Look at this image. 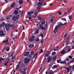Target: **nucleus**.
I'll use <instances>...</instances> for the list:
<instances>
[{"mask_svg":"<svg viewBox=\"0 0 74 74\" xmlns=\"http://www.w3.org/2000/svg\"><path fill=\"white\" fill-rule=\"evenodd\" d=\"M38 19L39 21L40 20V22H41L42 25H44L45 24V20L43 19H41V17L38 16Z\"/></svg>","mask_w":74,"mask_h":74,"instance_id":"1","label":"nucleus"},{"mask_svg":"<svg viewBox=\"0 0 74 74\" xmlns=\"http://www.w3.org/2000/svg\"><path fill=\"white\" fill-rule=\"evenodd\" d=\"M11 26V24H7L5 25V27L6 29V31H8L10 29V27Z\"/></svg>","mask_w":74,"mask_h":74,"instance_id":"2","label":"nucleus"},{"mask_svg":"<svg viewBox=\"0 0 74 74\" xmlns=\"http://www.w3.org/2000/svg\"><path fill=\"white\" fill-rule=\"evenodd\" d=\"M30 59L27 58H24V63L25 64H27L29 61H30Z\"/></svg>","mask_w":74,"mask_h":74,"instance_id":"3","label":"nucleus"},{"mask_svg":"<svg viewBox=\"0 0 74 74\" xmlns=\"http://www.w3.org/2000/svg\"><path fill=\"white\" fill-rule=\"evenodd\" d=\"M67 24V23H65L64 24L62 23H58V28H60V27H61V26L62 25H66Z\"/></svg>","mask_w":74,"mask_h":74,"instance_id":"4","label":"nucleus"},{"mask_svg":"<svg viewBox=\"0 0 74 74\" xmlns=\"http://www.w3.org/2000/svg\"><path fill=\"white\" fill-rule=\"evenodd\" d=\"M39 2L38 3V7H40L42 5V3H43V0H39Z\"/></svg>","mask_w":74,"mask_h":74,"instance_id":"5","label":"nucleus"},{"mask_svg":"<svg viewBox=\"0 0 74 74\" xmlns=\"http://www.w3.org/2000/svg\"><path fill=\"white\" fill-rule=\"evenodd\" d=\"M39 27L42 30H46V28L43 27V25L41 24L39 25Z\"/></svg>","mask_w":74,"mask_h":74,"instance_id":"6","label":"nucleus"},{"mask_svg":"<svg viewBox=\"0 0 74 74\" xmlns=\"http://www.w3.org/2000/svg\"><path fill=\"white\" fill-rule=\"evenodd\" d=\"M67 50V49L65 47V50H63L61 53V55H64V54H66V51Z\"/></svg>","mask_w":74,"mask_h":74,"instance_id":"7","label":"nucleus"},{"mask_svg":"<svg viewBox=\"0 0 74 74\" xmlns=\"http://www.w3.org/2000/svg\"><path fill=\"white\" fill-rule=\"evenodd\" d=\"M52 57L51 56H49L47 58V63H49L51 62V60H52Z\"/></svg>","mask_w":74,"mask_h":74,"instance_id":"8","label":"nucleus"},{"mask_svg":"<svg viewBox=\"0 0 74 74\" xmlns=\"http://www.w3.org/2000/svg\"><path fill=\"white\" fill-rule=\"evenodd\" d=\"M6 35V34L4 33V32L2 31L0 32V36H5Z\"/></svg>","mask_w":74,"mask_h":74,"instance_id":"9","label":"nucleus"},{"mask_svg":"<svg viewBox=\"0 0 74 74\" xmlns=\"http://www.w3.org/2000/svg\"><path fill=\"white\" fill-rule=\"evenodd\" d=\"M19 71L21 73L23 74H26V72L25 71H23L22 69H20L19 70Z\"/></svg>","mask_w":74,"mask_h":74,"instance_id":"10","label":"nucleus"},{"mask_svg":"<svg viewBox=\"0 0 74 74\" xmlns=\"http://www.w3.org/2000/svg\"><path fill=\"white\" fill-rule=\"evenodd\" d=\"M29 40L30 42H32V41H33L34 40V36H32L30 38Z\"/></svg>","mask_w":74,"mask_h":74,"instance_id":"11","label":"nucleus"},{"mask_svg":"<svg viewBox=\"0 0 74 74\" xmlns=\"http://www.w3.org/2000/svg\"><path fill=\"white\" fill-rule=\"evenodd\" d=\"M49 53V51H47L45 55V57H48Z\"/></svg>","mask_w":74,"mask_h":74,"instance_id":"12","label":"nucleus"},{"mask_svg":"<svg viewBox=\"0 0 74 74\" xmlns=\"http://www.w3.org/2000/svg\"><path fill=\"white\" fill-rule=\"evenodd\" d=\"M53 19H54V16L53 17L51 18V19L49 20V23H52L53 21Z\"/></svg>","mask_w":74,"mask_h":74,"instance_id":"13","label":"nucleus"},{"mask_svg":"<svg viewBox=\"0 0 74 74\" xmlns=\"http://www.w3.org/2000/svg\"><path fill=\"white\" fill-rule=\"evenodd\" d=\"M34 55V51H32L31 52V54L29 55V56L31 58L32 56V55Z\"/></svg>","mask_w":74,"mask_h":74,"instance_id":"14","label":"nucleus"},{"mask_svg":"<svg viewBox=\"0 0 74 74\" xmlns=\"http://www.w3.org/2000/svg\"><path fill=\"white\" fill-rule=\"evenodd\" d=\"M3 60H5V58H0V63H1L3 62Z\"/></svg>","mask_w":74,"mask_h":74,"instance_id":"15","label":"nucleus"},{"mask_svg":"<svg viewBox=\"0 0 74 74\" xmlns=\"http://www.w3.org/2000/svg\"><path fill=\"white\" fill-rule=\"evenodd\" d=\"M34 14V12H28V15H32V14Z\"/></svg>","mask_w":74,"mask_h":74,"instance_id":"16","label":"nucleus"},{"mask_svg":"<svg viewBox=\"0 0 74 74\" xmlns=\"http://www.w3.org/2000/svg\"><path fill=\"white\" fill-rule=\"evenodd\" d=\"M29 54V52H26L25 53L24 56H28Z\"/></svg>","mask_w":74,"mask_h":74,"instance_id":"17","label":"nucleus"},{"mask_svg":"<svg viewBox=\"0 0 74 74\" xmlns=\"http://www.w3.org/2000/svg\"><path fill=\"white\" fill-rule=\"evenodd\" d=\"M18 13L19 12H18V11L17 10H15L14 12V14L15 15H17V14H18Z\"/></svg>","mask_w":74,"mask_h":74,"instance_id":"18","label":"nucleus"},{"mask_svg":"<svg viewBox=\"0 0 74 74\" xmlns=\"http://www.w3.org/2000/svg\"><path fill=\"white\" fill-rule=\"evenodd\" d=\"M5 48L6 51H9L10 50V47H6Z\"/></svg>","mask_w":74,"mask_h":74,"instance_id":"19","label":"nucleus"},{"mask_svg":"<svg viewBox=\"0 0 74 74\" xmlns=\"http://www.w3.org/2000/svg\"><path fill=\"white\" fill-rule=\"evenodd\" d=\"M58 48H59V47H56L53 50L54 51H57V50H58Z\"/></svg>","mask_w":74,"mask_h":74,"instance_id":"20","label":"nucleus"},{"mask_svg":"<svg viewBox=\"0 0 74 74\" xmlns=\"http://www.w3.org/2000/svg\"><path fill=\"white\" fill-rule=\"evenodd\" d=\"M10 16L12 18V15H9L8 16H7L6 17L7 19L8 20V19H10Z\"/></svg>","mask_w":74,"mask_h":74,"instance_id":"21","label":"nucleus"},{"mask_svg":"<svg viewBox=\"0 0 74 74\" xmlns=\"http://www.w3.org/2000/svg\"><path fill=\"white\" fill-rule=\"evenodd\" d=\"M20 17V14H18V15H16L15 16L16 18L17 19H18L19 18V17Z\"/></svg>","mask_w":74,"mask_h":74,"instance_id":"22","label":"nucleus"},{"mask_svg":"<svg viewBox=\"0 0 74 74\" xmlns=\"http://www.w3.org/2000/svg\"><path fill=\"white\" fill-rule=\"evenodd\" d=\"M8 42V39H7L3 41V42L4 43H7V42Z\"/></svg>","mask_w":74,"mask_h":74,"instance_id":"23","label":"nucleus"},{"mask_svg":"<svg viewBox=\"0 0 74 74\" xmlns=\"http://www.w3.org/2000/svg\"><path fill=\"white\" fill-rule=\"evenodd\" d=\"M12 19L14 21H15L16 20V18L14 16H13Z\"/></svg>","mask_w":74,"mask_h":74,"instance_id":"24","label":"nucleus"},{"mask_svg":"<svg viewBox=\"0 0 74 74\" xmlns=\"http://www.w3.org/2000/svg\"><path fill=\"white\" fill-rule=\"evenodd\" d=\"M29 47L30 48H33L34 47V45L33 44L30 45H29Z\"/></svg>","mask_w":74,"mask_h":74,"instance_id":"25","label":"nucleus"},{"mask_svg":"<svg viewBox=\"0 0 74 74\" xmlns=\"http://www.w3.org/2000/svg\"><path fill=\"white\" fill-rule=\"evenodd\" d=\"M57 67H58V66L55 65L52 67V69H55V68H57Z\"/></svg>","mask_w":74,"mask_h":74,"instance_id":"26","label":"nucleus"},{"mask_svg":"<svg viewBox=\"0 0 74 74\" xmlns=\"http://www.w3.org/2000/svg\"><path fill=\"white\" fill-rule=\"evenodd\" d=\"M19 4L21 5V4H22V3H23V1L22 0H20L19 1Z\"/></svg>","mask_w":74,"mask_h":74,"instance_id":"27","label":"nucleus"},{"mask_svg":"<svg viewBox=\"0 0 74 74\" xmlns=\"http://www.w3.org/2000/svg\"><path fill=\"white\" fill-rule=\"evenodd\" d=\"M56 55V52H55V51H53L51 53L52 56H54V55Z\"/></svg>","mask_w":74,"mask_h":74,"instance_id":"28","label":"nucleus"},{"mask_svg":"<svg viewBox=\"0 0 74 74\" xmlns=\"http://www.w3.org/2000/svg\"><path fill=\"white\" fill-rule=\"evenodd\" d=\"M35 41H36V42H38V41H40V39H39L38 38H36L35 39Z\"/></svg>","mask_w":74,"mask_h":74,"instance_id":"29","label":"nucleus"},{"mask_svg":"<svg viewBox=\"0 0 74 74\" xmlns=\"http://www.w3.org/2000/svg\"><path fill=\"white\" fill-rule=\"evenodd\" d=\"M10 62V58H8L7 59V60L6 61V62L8 63V62Z\"/></svg>","mask_w":74,"mask_h":74,"instance_id":"30","label":"nucleus"},{"mask_svg":"<svg viewBox=\"0 0 74 74\" xmlns=\"http://www.w3.org/2000/svg\"><path fill=\"white\" fill-rule=\"evenodd\" d=\"M56 59V56H54L53 58H52V60H55Z\"/></svg>","mask_w":74,"mask_h":74,"instance_id":"31","label":"nucleus"},{"mask_svg":"<svg viewBox=\"0 0 74 74\" xmlns=\"http://www.w3.org/2000/svg\"><path fill=\"white\" fill-rule=\"evenodd\" d=\"M58 63H62V60H57Z\"/></svg>","mask_w":74,"mask_h":74,"instance_id":"32","label":"nucleus"},{"mask_svg":"<svg viewBox=\"0 0 74 74\" xmlns=\"http://www.w3.org/2000/svg\"><path fill=\"white\" fill-rule=\"evenodd\" d=\"M44 42V39H42L41 41V42L42 44H43Z\"/></svg>","mask_w":74,"mask_h":74,"instance_id":"33","label":"nucleus"},{"mask_svg":"<svg viewBox=\"0 0 74 74\" xmlns=\"http://www.w3.org/2000/svg\"><path fill=\"white\" fill-rule=\"evenodd\" d=\"M61 63L62 64H66V61H61Z\"/></svg>","mask_w":74,"mask_h":74,"instance_id":"34","label":"nucleus"},{"mask_svg":"<svg viewBox=\"0 0 74 74\" xmlns=\"http://www.w3.org/2000/svg\"><path fill=\"white\" fill-rule=\"evenodd\" d=\"M10 26L12 28H14V25L13 24L11 25L10 24Z\"/></svg>","mask_w":74,"mask_h":74,"instance_id":"35","label":"nucleus"},{"mask_svg":"<svg viewBox=\"0 0 74 74\" xmlns=\"http://www.w3.org/2000/svg\"><path fill=\"white\" fill-rule=\"evenodd\" d=\"M15 3H12V5H11V7H14V6H15Z\"/></svg>","mask_w":74,"mask_h":74,"instance_id":"36","label":"nucleus"},{"mask_svg":"<svg viewBox=\"0 0 74 74\" xmlns=\"http://www.w3.org/2000/svg\"><path fill=\"white\" fill-rule=\"evenodd\" d=\"M52 73H53V71L50 70L49 72V74H52Z\"/></svg>","mask_w":74,"mask_h":74,"instance_id":"37","label":"nucleus"},{"mask_svg":"<svg viewBox=\"0 0 74 74\" xmlns=\"http://www.w3.org/2000/svg\"><path fill=\"white\" fill-rule=\"evenodd\" d=\"M72 8H71L68 9L67 10H68V12H69V11L70 10H71Z\"/></svg>","mask_w":74,"mask_h":74,"instance_id":"38","label":"nucleus"},{"mask_svg":"<svg viewBox=\"0 0 74 74\" xmlns=\"http://www.w3.org/2000/svg\"><path fill=\"white\" fill-rule=\"evenodd\" d=\"M8 62H5L4 64V65L5 66H7L8 64Z\"/></svg>","mask_w":74,"mask_h":74,"instance_id":"39","label":"nucleus"},{"mask_svg":"<svg viewBox=\"0 0 74 74\" xmlns=\"http://www.w3.org/2000/svg\"><path fill=\"white\" fill-rule=\"evenodd\" d=\"M34 14L36 16H37L38 15V12L37 11L35 12L34 13Z\"/></svg>","mask_w":74,"mask_h":74,"instance_id":"40","label":"nucleus"},{"mask_svg":"<svg viewBox=\"0 0 74 74\" xmlns=\"http://www.w3.org/2000/svg\"><path fill=\"white\" fill-rule=\"evenodd\" d=\"M42 52H43V50H42V49H41L39 53V54H40V53H42Z\"/></svg>","mask_w":74,"mask_h":74,"instance_id":"41","label":"nucleus"},{"mask_svg":"<svg viewBox=\"0 0 74 74\" xmlns=\"http://www.w3.org/2000/svg\"><path fill=\"white\" fill-rule=\"evenodd\" d=\"M62 21H66V19L65 18H63L61 19Z\"/></svg>","mask_w":74,"mask_h":74,"instance_id":"42","label":"nucleus"},{"mask_svg":"<svg viewBox=\"0 0 74 74\" xmlns=\"http://www.w3.org/2000/svg\"><path fill=\"white\" fill-rule=\"evenodd\" d=\"M23 11H20L19 12V13H20L21 15H22V13H23Z\"/></svg>","mask_w":74,"mask_h":74,"instance_id":"43","label":"nucleus"},{"mask_svg":"<svg viewBox=\"0 0 74 74\" xmlns=\"http://www.w3.org/2000/svg\"><path fill=\"white\" fill-rule=\"evenodd\" d=\"M35 34H37V33H38V30L37 29V30L35 32Z\"/></svg>","mask_w":74,"mask_h":74,"instance_id":"44","label":"nucleus"},{"mask_svg":"<svg viewBox=\"0 0 74 74\" xmlns=\"http://www.w3.org/2000/svg\"><path fill=\"white\" fill-rule=\"evenodd\" d=\"M2 25L3 26H5V25L6 24H5L4 23H3L2 24Z\"/></svg>","mask_w":74,"mask_h":74,"instance_id":"45","label":"nucleus"},{"mask_svg":"<svg viewBox=\"0 0 74 74\" xmlns=\"http://www.w3.org/2000/svg\"><path fill=\"white\" fill-rule=\"evenodd\" d=\"M34 7H37V4L36 3H34V5H33Z\"/></svg>","mask_w":74,"mask_h":74,"instance_id":"46","label":"nucleus"},{"mask_svg":"<svg viewBox=\"0 0 74 74\" xmlns=\"http://www.w3.org/2000/svg\"><path fill=\"white\" fill-rule=\"evenodd\" d=\"M54 33H56V32H57V30L55 29L54 30Z\"/></svg>","mask_w":74,"mask_h":74,"instance_id":"47","label":"nucleus"},{"mask_svg":"<svg viewBox=\"0 0 74 74\" xmlns=\"http://www.w3.org/2000/svg\"><path fill=\"white\" fill-rule=\"evenodd\" d=\"M34 58H37V54H35L34 56Z\"/></svg>","mask_w":74,"mask_h":74,"instance_id":"48","label":"nucleus"},{"mask_svg":"<svg viewBox=\"0 0 74 74\" xmlns=\"http://www.w3.org/2000/svg\"><path fill=\"white\" fill-rule=\"evenodd\" d=\"M19 67V65H17L16 67V69H18V67Z\"/></svg>","mask_w":74,"mask_h":74,"instance_id":"49","label":"nucleus"},{"mask_svg":"<svg viewBox=\"0 0 74 74\" xmlns=\"http://www.w3.org/2000/svg\"><path fill=\"white\" fill-rule=\"evenodd\" d=\"M69 19L71 20V19H72V16H70L69 17Z\"/></svg>","mask_w":74,"mask_h":74,"instance_id":"50","label":"nucleus"},{"mask_svg":"<svg viewBox=\"0 0 74 74\" xmlns=\"http://www.w3.org/2000/svg\"><path fill=\"white\" fill-rule=\"evenodd\" d=\"M69 42H70L69 41V40H68L66 44V45H69Z\"/></svg>","mask_w":74,"mask_h":74,"instance_id":"51","label":"nucleus"},{"mask_svg":"<svg viewBox=\"0 0 74 74\" xmlns=\"http://www.w3.org/2000/svg\"><path fill=\"white\" fill-rule=\"evenodd\" d=\"M23 70H24V71H26V69H27L26 68H25V67H23Z\"/></svg>","mask_w":74,"mask_h":74,"instance_id":"52","label":"nucleus"},{"mask_svg":"<svg viewBox=\"0 0 74 74\" xmlns=\"http://www.w3.org/2000/svg\"><path fill=\"white\" fill-rule=\"evenodd\" d=\"M58 13L59 14V15H62V13L60 12V11H59L58 12Z\"/></svg>","mask_w":74,"mask_h":74,"instance_id":"53","label":"nucleus"},{"mask_svg":"<svg viewBox=\"0 0 74 74\" xmlns=\"http://www.w3.org/2000/svg\"><path fill=\"white\" fill-rule=\"evenodd\" d=\"M40 7H39V6H38V8H37V10H38V11H39L40 10Z\"/></svg>","mask_w":74,"mask_h":74,"instance_id":"54","label":"nucleus"},{"mask_svg":"<svg viewBox=\"0 0 74 74\" xmlns=\"http://www.w3.org/2000/svg\"><path fill=\"white\" fill-rule=\"evenodd\" d=\"M67 71H68V73H69V72L70 71V69L68 68V69H67Z\"/></svg>","mask_w":74,"mask_h":74,"instance_id":"55","label":"nucleus"},{"mask_svg":"<svg viewBox=\"0 0 74 74\" xmlns=\"http://www.w3.org/2000/svg\"><path fill=\"white\" fill-rule=\"evenodd\" d=\"M66 36H67V34H66L64 35V38H66Z\"/></svg>","mask_w":74,"mask_h":74,"instance_id":"56","label":"nucleus"},{"mask_svg":"<svg viewBox=\"0 0 74 74\" xmlns=\"http://www.w3.org/2000/svg\"><path fill=\"white\" fill-rule=\"evenodd\" d=\"M69 58V59H72V57L71 56H69L68 57Z\"/></svg>","mask_w":74,"mask_h":74,"instance_id":"57","label":"nucleus"},{"mask_svg":"<svg viewBox=\"0 0 74 74\" xmlns=\"http://www.w3.org/2000/svg\"><path fill=\"white\" fill-rule=\"evenodd\" d=\"M71 51V49H68V52H70Z\"/></svg>","mask_w":74,"mask_h":74,"instance_id":"58","label":"nucleus"},{"mask_svg":"<svg viewBox=\"0 0 74 74\" xmlns=\"http://www.w3.org/2000/svg\"><path fill=\"white\" fill-rule=\"evenodd\" d=\"M66 61H69V59L68 58H66Z\"/></svg>","mask_w":74,"mask_h":74,"instance_id":"59","label":"nucleus"},{"mask_svg":"<svg viewBox=\"0 0 74 74\" xmlns=\"http://www.w3.org/2000/svg\"><path fill=\"white\" fill-rule=\"evenodd\" d=\"M15 58V56H13V57H12V59H14Z\"/></svg>","mask_w":74,"mask_h":74,"instance_id":"60","label":"nucleus"},{"mask_svg":"<svg viewBox=\"0 0 74 74\" xmlns=\"http://www.w3.org/2000/svg\"><path fill=\"white\" fill-rule=\"evenodd\" d=\"M13 53L11 54L10 55V57H11V56H13Z\"/></svg>","mask_w":74,"mask_h":74,"instance_id":"61","label":"nucleus"},{"mask_svg":"<svg viewBox=\"0 0 74 74\" xmlns=\"http://www.w3.org/2000/svg\"><path fill=\"white\" fill-rule=\"evenodd\" d=\"M20 64H21V62H18V65L20 66Z\"/></svg>","mask_w":74,"mask_h":74,"instance_id":"62","label":"nucleus"},{"mask_svg":"<svg viewBox=\"0 0 74 74\" xmlns=\"http://www.w3.org/2000/svg\"><path fill=\"white\" fill-rule=\"evenodd\" d=\"M28 18H29V20H31V19H32V18H31V17H30V16L29 17H28Z\"/></svg>","mask_w":74,"mask_h":74,"instance_id":"63","label":"nucleus"},{"mask_svg":"<svg viewBox=\"0 0 74 74\" xmlns=\"http://www.w3.org/2000/svg\"><path fill=\"white\" fill-rule=\"evenodd\" d=\"M72 69H73V70H74V65L73 66V67L72 68Z\"/></svg>","mask_w":74,"mask_h":74,"instance_id":"64","label":"nucleus"}]
</instances>
